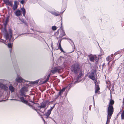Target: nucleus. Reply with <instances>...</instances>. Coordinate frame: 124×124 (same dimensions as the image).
<instances>
[{"label":"nucleus","instance_id":"27","mask_svg":"<svg viewBox=\"0 0 124 124\" xmlns=\"http://www.w3.org/2000/svg\"><path fill=\"white\" fill-rule=\"evenodd\" d=\"M107 61H109V62L110 61V58L109 56H108L107 58H106V59ZM109 62L108 63V64L109 63Z\"/></svg>","mask_w":124,"mask_h":124},{"label":"nucleus","instance_id":"23","mask_svg":"<svg viewBox=\"0 0 124 124\" xmlns=\"http://www.w3.org/2000/svg\"><path fill=\"white\" fill-rule=\"evenodd\" d=\"M5 4L7 5H9L11 7L13 6L12 4L11 1L9 0L7 3H6Z\"/></svg>","mask_w":124,"mask_h":124},{"label":"nucleus","instance_id":"18","mask_svg":"<svg viewBox=\"0 0 124 124\" xmlns=\"http://www.w3.org/2000/svg\"><path fill=\"white\" fill-rule=\"evenodd\" d=\"M59 48L60 50L62 52H63L64 51L61 47V42H60V43L59 44V46L58 47V48L57 49H56V50H58Z\"/></svg>","mask_w":124,"mask_h":124},{"label":"nucleus","instance_id":"31","mask_svg":"<svg viewBox=\"0 0 124 124\" xmlns=\"http://www.w3.org/2000/svg\"><path fill=\"white\" fill-rule=\"evenodd\" d=\"M22 22L25 24L26 25H27V23L25 22V21L24 20V19H22Z\"/></svg>","mask_w":124,"mask_h":124},{"label":"nucleus","instance_id":"11","mask_svg":"<svg viewBox=\"0 0 124 124\" xmlns=\"http://www.w3.org/2000/svg\"><path fill=\"white\" fill-rule=\"evenodd\" d=\"M0 87L3 89L5 91H7L8 89V88L7 85L1 83H0Z\"/></svg>","mask_w":124,"mask_h":124},{"label":"nucleus","instance_id":"1","mask_svg":"<svg viewBox=\"0 0 124 124\" xmlns=\"http://www.w3.org/2000/svg\"><path fill=\"white\" fill-rule=\"evenodd\" d=\"M28 91V89L27 88L25 87H23L20 90L19 93L17 95L19 98L20 99V100H16V99H15L14 100L21 101L28 105L30 107L36 111L39 115L41 116V115L40 114L38 111L37 109L35 108L34 106L31 105L30 103L28 102L27 101L25 100L23 97H22V96H24L25 97H26V96L25 95V94Z\"/></svg>","mask_w":124,"mask_h":124},{"label":"nucleus","instance_id":"15","mask_svg":"<svg viewBox=\"0 0 124 124\" xmlns=\"http://www.w3.org/2000/svg\"><path fill=\"white\" fill-rule=\"evenodd\" d=\"M50 13L53 15H54L56 16H57L61 14V13H60L58 11L55 12L51 11L50 12Z\"/></svg>","mask_w":124,"mask_h":124},{"label":"nucleus","instance_id":"24","mask_svg":"<svg viewBox=\"0 0 124 124\" xmlns=\"http://www.w3.org/2000/svg\"><path fill=\"white\" fill-rule=\"evenodd\" d=\"M9 17V16H8L6 19L5 20V22L4 23V24L5 26H6V25L8 22Z\"/></svg>","mask_w":124,"mask_h":124},{"label":"nucleus","instance_id":"16","mask_svg":"<svg viewBox=\"0 0 124 124\" xmlns=\"http://www.w3.org/2000/svg\"><path fill=\"white\" fill-rule=\"evenodd\" d=\"M9 89L11 92H13L15 90V88L12 85H11L9 87Z\"/></svg>","mask_w":124,"mask_h":124},{"label":"nucleus","instance_id":"34","mask_svg":"<svg viewBox=\"0 0 124 124\" xmlns=\"http://www.w3.org/2000/svg\"><path fill=\"white\" fill-rule=\"evenodd\" d=\"M51 46L52 48L53 49V43L52 41V42L51 44Z\"/></svg>","mask_w":124,"mask_h":124},{"label":"nucleus","instance_id":"21","mask_svg":"<svg viewBox=\"0 0 124 124\" xmlns=\"http://www.w3.org/2000/svg\"><path fill=\"white\" fill-rule=\"evenodd\" d=\"M65 88H63L58 93L59 96L60 95L63 93L65 91Z\"/></svg>","mask_w":124,"mask_h":124},{"label":"nucleus","instance_id":"42","mask_svg":"<svg viewBox=\"0 0 124 124\" xmlns=\"http://www.w3.org/2000/svg\"><path fill=\"white\" fill-rule=\"evenodd\" d=\"M12 50V49H11L10 50V52H11V51Z\"/></svg>","mask_w":124,"mask_h":124},{"label":"nucleus","instance_id":"22","mask_svg":"<svg viewBox=\"0 0 124 124\" xmlns=\"http://www.w3.org/2000/svg\"><path fill=\"white\" fill-rule=\"evenodd\" d=\"M50 75V74L48 75L46 79L43 82V84H44L48 81Z\"/></svg>","mask_w":124,"mask_h":124},{"label":"nucleus","instance_id":"19","mask_svg":"<svg viewBox=\"0 0 124 124\" xmlns=\"http://www.w3.org/2000/svg\"><path fill=\"white\" fill-rule=\"evenodd\" d=\"M21 10L22 12L23 16H25V15L26 13V11L25 9L23 8H21Z\"/></svg>","mask_w":124,"mask_h":124},{"label":"nucleus","instance_id":"48","mask_svg":"<svg viewBox=\"0 0 124 124\" xmlns=\"http://www.w3.org/2000/svg\"><path fill=\"white\" fill-rule=\"evenodd\" d=\"M74 47H75V45H74Z\"/></svg>","mask_w":124,"mask_h":124},{"label":"nucleus","instance_id":"5","mask_svg":"<svg viewBox=\"0 0 124 124\" xmlns=\"http://www.w3.org/2000/svg\"><path fill=\"white\" fill-rule=\"evenodd\" d=\"M82 75V73L81 72H80L77 77H75L73 79L71 83L68 86H69L70 88L72 86V85H73L78 82L79 78L81 77Z\"/></svg>","mask_w":124,"mask_h":124},{"label":"nucleus","instance_id":"3","mask_svg":"<svg viewBox=\"0 0 124 124\" xmlns=\"http://www.w3.org/2000/svg\"><path fill=\"white\" fill-rule=\"evenodd\" d=\"M114 111L113 106H108V115L107 116V121L106 124H108L111 117L113 114Z\"/></svg>","mask_w":124,"mask_h":124},{"label":"nucleus","instance_id":"38","mask_svg":"<svg viewBox=\"0 0 124 124\" xmlns=\"http://www.w3.org/2000/svg\"><path fill=\"white\" fill-rule=\"evenodd\" d=\"M24 33H22V34H20V35H18V36H20V35H24Z\"/></svg>","mask_w":124,"mask_h":124},{"label":"nucleus","instance_id":"20","mask_svg":"<svg viewBox=\"0 0 124 124\" xmlns=\"http://www.w3.org/2000/svg\"><path fill=\"white\" fill-rule=\"evenodd\" d=\"M51 112L49 110H48L47 112L46 113L45 115L46 116V118H47L49 117L50 114H51Z\"/></svg>","mask_w":124,"mask_h":124},{"label":"nucleus","instance_id":"35","mask_svg":"<svg viewBox=\"0 0 124 124\" xmlns=\"http://www.w3.org/2000/svg\"><path fill=\"white\" fill-rule=\"evenodd\" d=\"M39 81L38 80H36V81H34V83H33V84H35L37 83Z\"/></svg>","mask_w":124,"mask_h":124},{"label":"nucleus","instance_id":"36","mask_svg":"<svg viewBox=\"0 0 124 124\" xmlns=\"http://www.w3.org/2000/svg\"><path fill=\"white\" fill-rule=\"evenodd\" d=\"M30 101V102H32V103H34L35 104H38V105H39V104H38V103H34V102H33V101Z\"/></svg>","mask_w":124,"mask_h":124},{"label":"nucleus","instance_id":"8","mask_svg":"<svg viewBox=\"0 0 124 124\" xmlns=\"http://www.w3.org/2000/svg\"><path fill=\"white\" fill-rule=\"evenodd\" d=\"M95 73V72H92L89 75L88 77L90 79L92 80L95 81H97L96 79L95 78V75L94 74Z\"/></svg>","mask_w":124,"mask_h":124},{"label":"nucleus","instance_id":"12","mask_svg":"<svg viewBox=\"0 0 124 124\" xmlns=\"http://www.w3.org/2000/svg\"><path fill=\"white\" fill-rule=\"evenodd\" d=\"M15 15L17 16H19L21 15L22 13L21 11L19 9H18L14 12Z\"/></svg>","mask_w":124,"mask_h":124},{"label":"nucleus","instance_id":"32","mask_svg":"<svg viewBox=\"0 0 124 124\" xmlns=\"http://www.w3.org/2000/svg\"><path fill=\"white\" fill-rule=\"evenodd\" d=\"M20 3L22 4H23L24 3V0H22L20 2Z\"/></svg>","mask_w":124,"mask_h":124},{"label":"nucleus","instance_id":"45","mask_svg":"<svg viewBox=\"0 0 124 124\" xmlns=\"http://www.w3.org/2000/svg\"><path fill=\"white\" fill-rule=\"evenodd\" d=\"M114 62H115V61H114L113 62V63H114Z\"/></svg>","mask_w":124,"mask_h":124},{"label":"nucleus","instance_id":"43","mask_svg":"<svg viewBox=\"0 0 124 124\" xmlns=\"http://www.w3.org/2000/svg\"><path fill=\"white\" fill-rule=\"evenodd\" d=\"M43 121H44V122H45V120L44 119H43Z\"/></svg>","mask_w":124,"mask_h":124},{"label":"nucleus","instance_id":"40","mask_svg":"<svg viewBox=\"0 0 124 124\" xmlns=\"http://www.w3.org/2000/svg\"><path fill=\"white\" fill-rule=\"evenodd\" d=\"M110 67L108 69H109V70H110V71H111V70H110Z\"/></svg>","mask_w":124,"mask_h":124},{"label":"nucleus","instance_id":"46","mask_svg":"<svg viewBox=\"0 0 124 124\" xmlns=\"http://www.w3.org/2000/svg\"><path fill=\"white\" fill-rule=\"evenodd\" d=\"M27 82H28L29 83V82H27V81H26Z\"/></svg>","mask_w":124,"mask_h":124},{"label":"nucleus","instance_id":"26","mask_svg":"<svg viewBox=\"0 0 124 124\" xmlns=\"http://www.w3.org/2000/svg\"><path fill=\"white\" fill-rule=\"evenodd\" d=\"M62 33L60 35V36L61 37L64 36L65 35V33L63 31H62Z\"/></svg>","mask_w":124,"mask_h":124},{"label":"nucleus","instance_id":"37","mask_svg":"<svg viewBox=\"0 0 124 124\" xmlns=\"http://www.w3.org/2000/svg\"><path fill=\"white\" fill-rule=\"evenodd\" d=\"M1 40H2V41H1V42H5V40H3V39H1Z\"/></svg>","mask_w":124,"mask_h":124},{"label":"nucleus","instance_id":"13","mask_svg":"<svg viewBox=\"0 0 124 124\" xmlns=\"http://www.w3.org/2000/svg\"><path fill=\"white\" fill-rule=\"evenodd\" d=\"M59 69L57 67L54 68L53 70H52L51 71V73L53 74H54L56 72H59Z\"/></svg>","mask_w":124,"mask_h":124},{"label":"nucleus","instance_id":"9","mask_svg":"<svg viewBox=\"0 0 124 124\" xmlns=\"http://www.w3.org/2000/svg\"><path fill=\"white\" fill-rule=\"evenodd\" d=\"M16 81L18 83L25 82V81L20 76H17L16 79Z\"/></svg>","mask_w":124,"mask_h":124},{"label":"nucleus","instance_id":"17","mask_svg":"<svg viewBox=\"0 0 124 124\" xmlns=\"http://www.w3.org/2000/svg\"><path fill=\"white\" fill-rule=\"evenodd\" d=\"M114 101L113 100L111 99L109 103L108 106H113V105L114 104Z\"/></svg>","mask_w":124,"mask_h":124},{"label":"nucleus","instance_id":"2","mask_svg":"<svg viewBox=\"0 0 124 124\" xmlns=\"http://www.w3.org/2000/svg\"><path fill=\"white\" fill-rule=\"evenodd\" d=\"M1 30L5 33L4 36L6 40H9V42L12 35V30L9 29L8 30L9 33H8L7 32V30L6 28V26H5L4 28L2 29Z\"/></svg>","mask_w":124,"mask_h":124},{"label":"nucleus","instance_id":"41","mask_svg":"<svg viewBox=\"0 0 124 124\" xmlns=\"http://www.w3.org/2000/svg\"><path fill=\"white\" fill-rule=\"evenodd\" d=\"M45 41V42L46 43V44H47V45L48 46V44H47V43L46 42V41Z\"/></svg>","mask_w":124,"mask_h":124},{"label":"nucleus","instance_id":"44","mask_svg":"<svg viewBox=\"0 0 124 124\" xmlns=\"http://www.w3.org/2000/svg\"><path fill=\"white\" fill-rule=\"evenodd\" d=\"M7 8H9V7H8H8H7Z\"/></svg>","mask_w":124,"mask_h":124},{"label":"nucleus","instance_id":"7","mask_svg":"<svg viewBox=\"0 0 124 124\" xmlns=\"http://www.w3.org/2000/svg\"><path fill=\"white\" fill-rule=\"evenodd\" d=\"M88 56L90 61L91 62H94L97 60V58L95 55H93L90 54L88 55Z\"/></svg>","mask_w":124,"mask_h":124},{"label":"nucleus","instance_id":"29","mask_svg":"<svg viewBox=\"0 0 124 124\" xmlns=\"http://www.w3.org/2000/svg\"><path fill=\"white\" fill-rule=\"evenodd\" d=\"M55 105L54 104L53 107H51L50 109H49L48 110H49V111H50V112H51V111H52V110H53V108H54V107Z\"/></svg>","mask_w":124,"mask_h":124},{"label":"nucleus","instance_id":"39","mask_svg":"<svg viewBox=\"0 0 124 124\" xmlns=\"http://www.w3.org/2000/svg\"><path fill=\"white\" fill-rule=\"evenodd\" d=\"M113 56V54H111V57H112V56Z\"/></svg>","mask_w":124,"mask_h":124},{"label":"nucleus","instance_id":"4","mask_svg":"<svg viewBox=\"0 0 124 124\" xmlns=\"http://www.w3.org/2000/svg\"><path fill=\"white\" fill-rule=\"evenodd\" d=\"M79 64L77 63H76L72 65L71 67V70L75 74L78 73L80 69Z\"/></svg>","mask_w":124,"mask_h":124},{"label":"nucleus","instance_id":"47","mask_svg":"<svg viewBox=\"0 0 124 124\" xmlns=\"http://www.w3.org/2000/svg\"><path fill=\"white\" fill-rule=\"evenodd\" d=\"M93 99H94V98H93Z\"/></svg>","mask_w":124,"mask_h":124},{"label":"nucleus","instance_id":"28","mask_svg":"<svg viewBox=\"0 0 124 124\" xmlns=\"http://www.w3.org/2000/svg\"><path fill=\"white\" fill-rule=\"evenodd\" d=\"M52 29L54 31L56 29V28L55 26H53L52 27Z\"/></svg>","mask_w":124,"mask_h":124},{"label":"nucleus","instance_id":"25","mask_svg":"<svg viewBox=\"0 0 124 124\" xmlns=\"http://www.w3.org/2000/svg\"><path fill=\"white\" fill-rule=\"evenodd\" d=\"M121 118L122 120H124V109L123 110L121 115Z\"/></svg>","mask_w":124,"mask_h":124},{"label":"nucleus","instance_id":"10","mask_svg":"<svg viewBox=\"0 0 124 124\" xmlns=\"http://www.w3.org/2000/svg\"><path fill=\"white\" fill-rule=\"evenodd\" d=\"M94 82L95 85V93H97L99 91L100 88L99 87V85L98 84L97 85V81L95 80Z\"/></svg>","mask_w":124,"mask_h":124},{"label":"nucleus","instance_id":"6","mask_svg":"<svg viewBox=\"0 0 124 124\" xmlns=\"http://www.w3.org/2000/svg\"><path fill=\"white\" fill-rule=\"evenodd\" d=\"M46 103L45 102H42L40 106H37V107L39 110L42 113H43L45 110V108L46 107Z\"/></svg>","mask_w":124,"mask_h":124},{"label":"nucleus","instance_id":"33","mask_svg":"<svg viewBox=\"0 0 124 124\" xmlns=\"http://www.w3.org/2000/svg\"><path fill=\"white\" fill-rule=\"evenodd\" d=\"M3 1L5 3V4L7 3L9 0H3Z\"/></svg>","mask_w":124,"mask_h":124},{"label":"nucleus","instance_id":"14","mask_svg":"<svg viewBox=\"0 0 124 124\" xmlns=\"http://www.w3.org/2000/svg\"><path fill=\"white\" fill-rule=\"evenodd\" d=\"M17 1H15L14 2V6L13 7V9L14 10H15L17 8Z\"/></svg>","mask_w":124,"mask_h":124},{"label":"nucleus","instance_id":"50","mask_svg":"<svg viewBox=\"0 0 124 124\" xmlns=\"http://www.w3.org/2000/svg\"><path fill=\"white\" fill-rule=\"evenodd\" d=\"M90 108H90L89 107V109Z\"/></svg>","mask_w":124,"mask_h":124},{"label":"nucleus","instance_id":"49","mask_svg":"<svg viewBox=\"0 0 124 124\" xmlns=\"http://www.w3.org/2000/svg\"><path fill=\"white\" fill-rule=\"evenodd\" d=\"M73 42V43L74 44L73 42Z\"/></svg>","mask_w":124,"mask_h":124},{"label":"nucleus","instance_id":"30","mask_svg":"<svg viewBox=\"0 0 124 124\" xmlns=\"http://www.w3.org/2000/svg\"><path fill=\"white\" fill-rule=\"evenodd\" d=\"M8 47L9 48H11L12 47V45L10 43H8Z\"/></svg>","mask_w":124,"mask_h":124}]
</instances>
